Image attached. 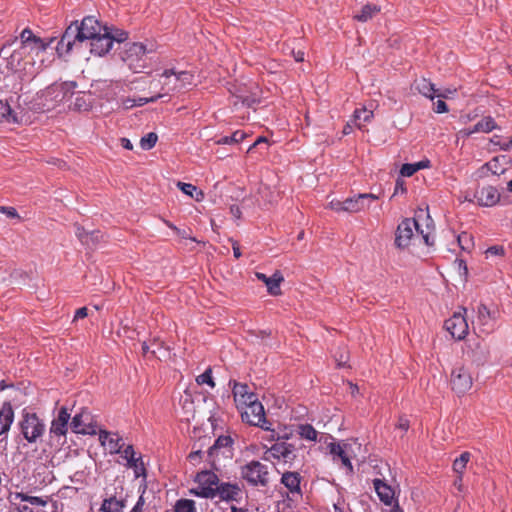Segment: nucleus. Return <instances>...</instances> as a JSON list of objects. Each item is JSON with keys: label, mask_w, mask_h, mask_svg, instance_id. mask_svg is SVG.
I'll return each instance as SVG.
<instances>
[{"label": "nucleus", "mask_w": 512, "mask_h": 512, "mask_svg": "<svg viewBox=\"0 0 512 512\" xmlns=\"http://www.w3.org/2000/svg\"><path fill=\"white\" fill-rule=\"evenodd\" d=\"M379 12L380 7L378 5L366 4L361 8L360 12L355 15V19L360 22H367Z\"/></svg>", "instance_id": "obj_37"}, {"label": "nucleus", "mask_w": 512, "mask_h": 512, "mask_svg": "<svg viewBox=\"0 0 512 512\" xmlns=\"http://www.w3.org/2000/svg\"><path fill=\"white\" fill-rule=\"evenodd\" d=\"M329 205H330V208L336 212H344L345 200L344 201L332 200Z\"/></svg>", "instance_id": "obj_57"}, {"label": "nucleus", "mask_w": 512, "mask_h": 512, "mask_svg": "<svg viewBox=\"0 0 512 512\" xmlns=\"http://www.w3.org/2000/svg\"><path fill=\"white\" fill-rule=\"evenodd\" d=\"M196 482L198 483V488L193 492L195 495L202 498H215L217 496L216 489L219 485L218 476L211 471H201L196 475Z\"/></svg>", "instance_id": "obj_9"}, {"label": "nucleus", "mask_w": 512, "mask_h": 512, "mask_svg": "<svg viewBox=\"0 0 512 512\" xmlns=\"http://www.w3.org/2000/svg\"><path fill=\"white\" fill-rule=\"evenodd\" d=\"M495 129H497L495 120L491 116H487L479 120L473 127L464 129L461 132L466 136H470L480 132L489 133Z\"/></svg>", "instance_id": "obj_27"}, {"label": "nucleus", "mask_w": 512, "mask_h": 512, "mask_svg": "<svg viewBox=\"0 0 512 512\" xmlns=\"http://www.w3.org/2000/svg\"><path fill=\"white\" fill-rule=\"evenodd\" d=\"M76 236L81 241L83 245L90 246L89 242V232H87L83 227L76 226Z\"/></svg>", "instance_id": "obj_50"}, {"label": "nucleus", "mask_w": 512, "mask_h": 512, "mask_svg": "<svg viewBox=\"0 0 512 512\" xmlns=\"http://www.w3.org/2000/svg\"><path fill=\"white\" fill-rule=\"evenodd\" d=\"M57 90H58L57 86H50V87L46 88L44 91H42L41 93L37 94V99H39L41 101L39 103V105H41V107L38 108L39 110H42V111L50 110L54 106L53 103H47V100L52 99L53 97H57L58 96V95H56Z\"/></svg>", "instance_id": "obj_32"}, {"label": "nucleus", "mask_w": 512, "mask_h": 512, "mask_svg": "<svg viewBox=\"0 0 512 512\" xmlns=\"http://www.w3.org/2000/svg\"><path fill=\"white\" fill-rule=\"evenodd\" d=\"M499 147L503 151H508L512 149V138L509 140L503 141V143H499Z\"/></svg>", "instance_id": "obj_64"}, {"label": "nucleus", "mask_w": 512, "mask_h": 512, "mask_svg": "<svg viewBox=\"0 0 512 512\" xmlns=\"http://www.w3.org/2000/svg\"><path fill=\"white\" fill-rule=\"evenodd\" d=\"M230 212L232 214V216L235 218V219H240L241 218V215H242V212H241V209L239 206L237 205H232L230 207Z\"/></svg>", "instance_id": "obj_62"}, {"label": "nucleus", "mask_w": 512, "mask_h": 512, "mask_svg": "<svg viewBox=\"0 0 512 512\" xmlns=\"http://www.w3.org/2000/svg\"><path fill=\"white\" fill-rule=\"evenodd\" d=\"M125 466L127 468L133 469L136 478L146 475V469L141 456L133 459L131 462L126 463Z\"/></svg>", "instance_id": "obj_43"}, {"label": "nucleus", "mask_w": 512, "mask_h": 512, "mask_svg": "<svg viewBox=\"0 0 512 512\" xmlns=\"http://www.w3.org/2000/svg\"><path fill=\"white\" fill-rule=\"evenodd\" d=\"M109 36L112 37L113 42L116 41L118 43L124 42L128 38V33L124 30L115 29L112 30L109 28Z\"/></svg>", "instance_id": "obj_49"}, {"label": "nucleus", "mask_w": 512, "mask_h": 512, "mask_svg": "<svg viewBox=\"0 0 512 512\" xmlns=\"http://www.w3.org/2000/svg\"><path fill=\"white\" fill-rule=\"evenodd\" d=\"M457 241L461 249L468 250L471 246L470 236L467 233H462L457 237Z\"/></svg>", "instance_id": "obj_53"}, {"label": "nucleus", "mask_w": 512, "mask_h": 512, "mask_svg": "<svg viewBox=\"0 0 512 512\" xmlns=\"http://www.w3.org/2000/svg\"><path fill=\"white\" fill-rule=\"evenodd\" d=\"M265 458L292 463L296 458L295 446L284 441L276 442L265 452Z\"/></svg>", "instance_id": "obj_13"}, {"label": "nucleus", "mask_w": 512, "mask_h": 512, "mask_svg": "<svg viewBox=\"0 0 512 512\" xmlns=\"http://www.w3.org/2000/svg\"><path fill=\"white\" fill-rule=\"evenodd\" d=\"M14 420V411L9 403L0 408V436L7 435Z\"/></svg>", "instance_id": "obj_30"}, {"label": "nucleus", "mask_w": 512, "mask_h": 512, "mask_svg": "<svg viewBox=\"0 0 512 512\" xmlns=\"http://www.w3.org/2000/svg\"><path fill=\"white\" fill-rule=\"evenodd\" d=\"M217 496L225 501L236 500L241 493L238 484L219 483L216 489Z\"/></svg>", "instance_id": "obj_31"}, {"label": "nucleus", "mask_w": 512, "mask_h": 512, "mask_svg": "<svg viewBox=\"0 0 512 512\" xmlns=\"http://www.w3.org/2000/svg\"><path fill=\"white\" fill-rule=\"evenodd\" d=\"M229 385L232 387V394L237 409H244V406L253 404L258 400L257 395L251 391L247 384L230 380Z\"/></svg>", "instance_id": "obj_14"}, {"label": "nucleus", "mask_w": 512, "mask_h": 512, "mask_svg": "<svg viewBox=\"0 0 512 512\" xmlns=\"http://www.w3.org/2000/svg\"><path fill=\"white\" fill-rule=\"evenodd\" d=\"M475 198L479 205L492 207L499 202L500 193L494 186H485L476 192Z\"/></svg>", "instance_id": "obj_24"}, {"label": "nucleus", "mask_w": 512, "mask_h": 512, "mask_svg": "<svg viewBox=\"0 0 512 512\" xmlns=\"http://www.w3.org/2000/svg\"><path fill=\"white\" fill-rule=\"evenodd\" d=\"M374 490L379 500L386 506H394L398 501L395 498V489L385 480L375 478L373 480Z\"/></svg>", "instance_id": "obj_20"}, {"label": "nucleus", "mask_w": 512, "mask_h": 512, "mask_svg": "<svg viewBox=\"0 0 512 512\" xmlns=\"http://www.w3.org/2000/svg\"><path fill=\"white\" fill-rule=\"evenodd\" d=\"M0 123H19L17 114L13 112L7 102L3 101H0Z\"/></svg>", "instance_id": "obj_35"}, {"label": "nucleus", "mask_w": 512, "mask_h": 512, "mask_svg": "<svg viewBox=\"0 0 512 512\" xmlns=\"http://www.w3.org/2000/svg\"><path fill=\"white\" fill-rule=\"evenodd\" d=\"M157 140V134L154 132H150L141 138L140 146L143 150H150L156 145Z\"/></svg>", "instance_id": "obj_47"}, {"label": "nucleus", "mask_w": 512, "mask_h": 512, "mask_svg": "<svg viewBox=\"0 0 512 512\" xmlns=\"http://www.w3.org/2000/svg\"><path fill=\"white\" fill-rule=\"evenodd\" d=\"M415 231L422 237L427 246L434 244L432 219L428 214L424 215L421 211L416 218H406L398 225L395 233V246L399 249L407 248Z\"/></svg>", "instance_id": "obj_1"}, {"label": "nucleus", "mask_w": 512, "mask_h": 512, "mask_svg": "<svg viewBox=\"0 0 512 512\" xmlns=\"http://www.w3.org/2000/svg\"><path fill=\"white\" fill-rule=\"evenodd\" d=\"M19 40V47L28 55H38L44 52L53 42V38L48 41L36 36L30 28H25L21 31L19 37H15L11 43L3 45L0 50V55L5 56L8 53V49L12 44L17 43Z\"/></svg>", "instance_id": "obj_2"}, {"label": "nucleus", "mask_w": 512, "mask_h": 512, "mask_svg": "<svg viewBox=\"0 0 512 512\" xmlns=\"http://www.w3.org/2000/svg\"><path fill=\"white\" fill-rule=\"evenodd\" d=\"M242 477L253 486H266L269 482L268 467L260 461L253 460L242 467Z\"/></svg>", "instance_id": "obj_8"}, {"label": "nucleus", "mask_w": 512, "mask_h": 512, "mask_svg": "<svg viewBox=\"0 0 512 512\" xmlns=\"http://www.w3.org/2000/svg\"><path fill=\"white\" fill-rule=\"evenodd\" d=\"M467 353L471 360L477 365H483L489 359V349L480 341L475 342L473 347L470 346V350Z\"/></svg>", "instance_id": "obj_28"}, {"label": "nucleus", "mask_w": 512, "mask_h": 512, "mask_svg": "<svg viewBox=\"0 0 512 512\" xmlns=\"http://www.w3.org/2000/svg\"><path fill=\"white\" fill-rule=\"evenodd\" d=\"M99 441L102 446L106 447L110 454H119L124 447L121 436L117 433L101 430L99 433Z\"/></svg>", "instance_id": "obj_23"}, {"label": "nucleus", "mask_w": 512, "mask_h": 512, "mask_svg": "<svg viewBox=\"0 0 512 512\" xmlns=\"http://www.w3.org/2000/svg\"><path fill=\"white\" fill-rule=\"evenodd\" d=\"M234 96L242 102V104L252 107L260 103L259 88L254 85L249 91L246 88L239 89Z\"/></svg>", "instance_id": "obj_26"}, {"label": "nucleus", "mask_w": 512, "mask_h": 512, "mask_svg": "<svg viewBox=\"0 0 512 512\" xmlns=\"http://www.w3.org/2000/svg\"><path fill=\"white\" fill-rule=\"evenodd\" d=\"M27 54L18 46L15 48L6 58V67L18 73L22 80L31 78L33 72L30 71L34 66V62H24V58Z\"/></svg>", "instance_id": "obj_7"}, {"label": "nucleus", "mask_w": 512, "mask_h": 512, "mask_svg": "<svg viewBox=\"0 0 512 512\" xmlns=\"http://www.w3.org/2000/svg\"><path fill=\"white\" fill-rule=\"evenodd\" d=\"M103 28L100 22L93 16L85 17L81 24H78L79 35L81 41L91 40L95 37L99 32L103 31Z\"/></svg>", "instance_id": "obj_22"}, {"label": "nucleus", "mask_w": 512, "mask_h": 512, "mask_svg": "<svg viewBox=\"0 0 512 512\" xmlns=\"http://www.w3.org/2000/svg\"><path fill=\"white\" fill-rule=\"evenodd\" d=\"M21 433L29 443H35L45 432L44 422L35 413L23 414L20 422Z\"/></svg>", "instance_id": "obj_6"}, {"label": "nucleus", "mask_w": 512, "mask_h": 512, "mask_svg": "<svg viewBox=\"0 0 512 512\" xmlns=\"http://www.w3.org/2000/svg\"><path fill=\"white\" fill-rule=\"evenodd\" d=\"M450 384L458 395L466 394L473 385V378L468 368L457 366L451 372Z\"/></svg>", "instance_id": "obj_12"}, {"label": "nucleus", "mask_w": 512, "mask_h": 512, "mask_svg": "<svg viewBox=\"0 0 512 512\" xmlns=\"http://www.w3.org/2000/svg\"><path fill=\"white\" fill-rule=\"evenodd\" d=\"M196 382L199 385L207 384L211 388H214L215 387V382L213 381V378H212L211 368L206 369L202 374L197 376Z\"/></svg>", "instance_id": "obj_48"}, {"label": "nucleus", "mask_w": 512, "mask_h": 512, "mask_svg": "<svg viewBox=\"0 0 512 512\" xmlns=\"http://www.w3.org/2000/svg\"><path fill=\"white\" fill-rule=\"evenodd\" d=\"M470 457L471 455L469 452H463L458 458H456L453 462L454 472L457 474H463Z\"/></svg>", "instance_id": "obj_45"}, {"label": "nucleus", "mask_w": 512, "mask_h": 512, "mask_svg": "<svg viewBox=\"0 0 512 512\" xmlns=\"http://www.w3.org/2000/svg\"><path fill=\"white\" fill-rule=\"evenodd\" d=\"M161 78H164L162 83V90L164 94L171 92L180 91L188 86L192 85L194 74L190 71H176L175 69H166L161 74Z\"/></svg>", "instance_id": "obj_4"}, {"label": "nucleus", "mask_w": 512, "mask_h": 512, "mask_svg": "<svg viewBox=\"0 0 512 512\" xmlns=\"http://www.w3.org/2000/svg\"><path fill=\"white\" fill-rule=\"evenodd\" d=\"M12 497L15 501L28 502L33 506L45 507L48 504V497L30 496L24 492H15Z\"/></svg>", "instance_id": "obj_34"}, {"label": "nucleus", "mask_w": 512, "mask_h": 512, "mask_svg": "<svg viewBox=\"0 0 512 512\" xmlns=\"http://www.w3.org/2000/svg\"><path fill=\"white\" fill-rule=\"evenodd\" d=\"M77 43H82V41L79 35L78 23L75 22L66 28L64 34L62 35L60 41L57 44V53L60 56L67 54L72 50L73 46Z\"/></svg>", "instance_id": "obj_16"}, {"label": "nucleus", "mask_w": 512, "mask_h": 512, "mask_svg": "<svg viewBox=\"0 0 512 512\" xmlns=\"http://www.w3.org/2000/svg\"><path fill=\"white\" fill-rule=\"evenodd\" d=\"M255 276L266 285L270 295L277 296L281 294L280 284L283 282L284 278L279 271H276L270 277L261 272H256Z\"/></svg>", "instance_id": "obj_25"}, {"label": "nucleus", "mask_w": 512, "mask_h": 512, "mask_svg": "<svg viewBox=\"0 0 512 512\" xmlns=\"http://www.w3.org/2000/svg\"><path fill=\"white\" fill-rule=\"evenodd\" d=\"M174 512H197L196 504L191 499H179L174 505Z\"/></svg>", "instance_id": "obj_42"}, {"label": "nucleus", "mask_w": 512, "mask_h": 512, "mask_svg": "<svg viewBox=\"0 0 512 512\" xmlns=\"http://www.w3.org/2000/svg\"><path fill=\"white\" fill-rule=\"evenodd\" d=\"M90 52L96 56H104L113 46V39L109 36V27L104 26L103 31L99 32L90 40Z\"/></svg>", "instance_id": "obj_17"}, {"label": "nucleus", "mask_w": 512, "mask_h": 512, "mask_svg": "<svg viewBox=\"0 0 512 512\" xmlns=\"http://www.w3.org/2000/svg\"><path fill=\"white\" fill-rule=\"evenodd\" d=\"M281 483L288 489L292 496H300V476L297 472H285L281 477Z\"/></svg>", "instance_id": "obj_29"}, {"label": "nucleus", "mask_w": 512, "mask_h": 512, "mask_svg": "<svg viewBox=\"0 0 512 512\" xmlns=\"http://www.w3.org/2000/svg\"><path fill=\"white\" fill-rule=\"evenodd\" d=\"M328 449L330 454L333 457V460L337 459L341 460L342 465L348 470V472H353V466L351 463V454H352V446L349 443H335L332 442L328 445Z\"/></svg>", "instance_id": "obj_18"}, {"label": "nucleus", "mask_w": 512, "mask_h": 512, "mask_svg": "<svg viewBox=\"0 0 512 512\" xmlns=\"http://www.w3.org/2000/svg\"><path fill=\"white\" fill-rule=\"evenodd\" d=\"M378 197L371 193L358 194L345 200L344 212L358 213L365 211Z\"/></svg>", "instance_id": "obj_19"}, {"label": "nucleus", "mask_w": 512, "mask_h": 512, "mask_svg": "<svg viewBox=\"0 0 512 512\" xmlns=\"http://www.w3.org/2000/svg\"><path fill=\"white\" fill-rule=\"evenodd\" d=\"M434 111L436 113H445L448 111V106L443 100L439 99L434 103Z\"/></svg>", "instance_id": "obj_58"}, {"label": "nucleus", "mask_w": 512, "mask_h": 512, "mask_svg": "<svg viewBox=\"0 0 512 512\" xmlns=\"http://www.w3.org/2000/svg\"><path fill=\"white\" fill-rule=\"evenodd\" d=\"M148 50L142 43H126L120 53L121 60L134 73L142 72L148 65Z\"/></svg>", "instance_id": "obj_3"}, {"label": "nucleus", "mask_w": 512, "mask_h": 512, "mask_svg": "<svg viewBox=\"0 0 512 512\" xmlns=\"http://www.w3.org/2000/svg\"><path fill=\"white\" fill-rule=\"evenodd\" d=\"M144 506V499L143 496H140L134 507L131 509L130 512H142Z\"/></svg>", "instance_id": "obj_60"}, {"label": "nucleus", "mask_w": 512, "mask_h": 512, "mask_svg": "<svg viewBox=\"0 0 512 512\" xmlns=\"http://www.w3.org/2000/svg\"><path fill=\"white\" fill-rule=\"evenodd\" d=\"M416 89L418 90V92L420 94H422L423 96L433 100L434 97L436 96L435 92H436V89L434 87V84H432L430 81H428L427 79H421L419 80L418 82H416Z\"/></svg>", "instance_id": "obj_38"}, {"label": "nucleus", "mask_w": 512, "mask_h": 512, "mask_svg": "<svg viewBox=\"0 0 512 512\" xmlns=\"http://www.w3.org/2000/svg\"><path fill=\"white\" fill-rule=\"evenodd\" d=\"M245 137H246L245 132H243L241 130H237L231 136H223V137L219 138L216 141V143L221 144V145L239 143V142L243 141L245 139Z\"/></svg>", "instance_id": "obj_44"}, {"label": "nucleus", "mask_w": 512, "mask_h": 512, "mask_svg": "<svg viewBox=\"0 0 512 512\" xmlns=\"http://www.w3.org/2000/svg\"><path fill=\"white\" fill-rule=\"evenodd\" d=\"M501 159H505V156H502V157H494L491 161L487 162L484 166H483V169H487L489 170L492 174L494 175H501L505 172L506 168L505 167H501L499 165V162Z\"/></svg>", "instance_id": "obj_46"}, {"label": "nucleus", "mask_w": 512, "mask_h": 512, "mask_svg": "<svg viewBox=\"0 0 512 512\" xmlns=\"http://www.w3.org/2000/svg\"><path fill=\"white\" fill-rule=\"evenodd\" d=\"M0 211L4 214H6L8 217H17L18 216V213L16 211V209L14 207H5V206H2L0 208Z\"/></svg>", "instance_id": "obj_59"}, {"label": "nucleus", "mask_w": 512, "mask_h": 512, "mask_svg": "<svg viewBox=\"0 0 512 512\" xmlns=\"http://www.w3.org/2000/svg\"><path fill=\"white\" fill-rule=\"evenodd\" d=\"M485 253H486L487 257L502 256V255H504V248L502 246H498V245L491 246L486 250Z\"/></svg>", "instance_id": "obj_54"}, {"label": "nucleus", "mask_w": 512, "mask_h": 512, "mask_svg": "<svg viewBox=\"0 0 512 512\" xmlns=\"http://www.w3.org/2000/svg\"><path fill=\"white\" fill-rule=\"evenodd\" d=\"M70 413L66 407H61L51 421L49 434L51 438H64L68 432Z\"/></svg>", "instance_id": "obj_15"}, {"label": "nucleus", "mask_w": 512, "mask_h": 512, "mask_svg": "<svg viewBox=\"0 0 512 512\" xmlns=\"http://www.w3.org/2000/svg\"><path fill=\"white\" fill-rule=\"evenodd\" d=\"M241 411L242 420L250 425L258 426L266 431L272 430L270 423L266 420L265 411L263 405L256 400L253 404L244 406Z\"/></svg>", "instance_id": "obj_10"}, {"label": "nucleus", "mask_w": 512, "mask_h": 512, "mask_svg": "<svg viewBox=\"0 0 512 512\" xmlns=\"http://www.w3.org/2000/svg\"><path fill=\"white\" fill-rule=\"evenodd\" d=\"M417 172V168L414 167L413 163L403 164L400 169V174L404 177H410Z\"/></svg>", "instance_id": "obj_52"}, {"label": "nucleus", "mask_w": 512, "mask_h": 512, "mask_svg": "<svg viewBox=\"0 0 512 512\" xmlns=\"http://www.w3.org/2000/svg\"><path fill=\"white\" fill-rule=\"evenodd\" d=\"M467 309L462 307L460 311L455 312L445 321V328L456 340H462L469 331V325L466 319Z\"/></svg>", "instance_id": "obj_11"}, {"label": "nucleus", "mask_w": 512, "mask_h": 512, "mask_svg": "<svg viewBox=\"0 0 512 512\" xmlns=\"http://www.w3.org/2000/svg\"><path fill=\"white\" fill-rule=\"evenodd\" d=\"M120 106L125 109V110H128V109H131L133 107H136V101H135V98H130V97H127V98H122L120 100Z\"/></svg>", "instance_id": "obj_56"}, {"label": "nucleus", "mask_w": 512, "mask_h": 512, "mask_svg": "<svg viewBox=\"0 0 512 512\" xmlns=\"http://www.w3.org/2000/svg\"><path fill=\"white\" fill-rule=\"evenodd\" d=\"M462 481H463V474H457V477L454 480L453 485L460 492L463 490Z\"/></svg>", "instance_id": "obj_63"}, {"label": "nucleus", "mask_w": 512, "mask_h": 512, "mask_svg": "<svg viewBox=\"0 0 512 512\" xmlns=\"http://www.w3.org/2000/svg\"><path fill=\"white\" fill-rule=\"evenodd\" d=\"M177 187L186 195L195 199L196 201H201L204 198V194L202 191L198 190L196 186L190 183L178 182Z\"/></svg>", "instance_id": "obj_40"}, {"label": "nucleus", "mask_w": 512, "mask_h": 512, "mask_svg": "<svg viewBox=\"0 0 512 512\" xmlns=\"http://www.w3.org/2000/svg\"><path fill=\"white\" fill-rule=\"evenodd\" d=\"M121 457L126 461V463L131 462L136 457V452L132 445L126 446L123 450H121Z\"/></svg>", "instance_id": "obj_51"}, {"label": "nucleus", "mask_w": 512, "mask_h": 512, "mask_svg": "<svg viewBox=\"0 0 512 512\" xmlns=\"http://www.w3.org/2000/svg\"><path fill=\"white\" fill-rule=\"evenodd\" d=\"M85 414L77 413L71 420L70 426L75 433L88 434V426L85 422Z\"/></svg>", "instance_id": "obj_39"}, {"label": "nucleus", "mask_w": 512, "mask_h": 512, "mask_svg": "<svg viewBox=\"0 0 512 512\" xmlns=\"http://www.w3.org/2000/svg\"><path fill=\"white\" fill-rule=\"evenodd\" d=\"M125 501L114 496L103 500L100 510L102 512H123Z\"/></svg>", "instance_id": "obj_33"}, {"label": "nucleus", "mask_w": 512, "mask_h": 512, "mask_svg": "<svg viewBox=\"0 0 512 512\" xmlns=\"http://www.w3.org/2000/svg\"><path fill=\"white\" fill-rule=\"evenodd\" d=\"M232 443H233V441H232L231 437H229V436H220L215 440L214 444L207 451L208 461L210 462L212 467H216V461L214 459V455H215V451L217 449L221 450V455L224 459L231 458Z\"/></svg>", "instance_id": "obj_21"}, {"label": "nucleus", "mask_w": 512, "mask_h": 512, "mask_svg": "<svg viewBox=\"0 0 512 512\" xmlns=\"http://www.w3.org/2000/svg\"><path fill=\"white\" fill-rule=\"evenodd\" d=\"M297 432L299 436L307 441H317L318 432L311 424L298 425Z\"/></svg>", "instance_id": "obj_41"}, {"label": "nucleus", "mask_w": 512, "mask_h": 512, "mask_svg": "<svg viewBox=\"0 0 512 512\" xmlns=\"http://www.w3.org/2000/svg\"><path fill=\"white\" fill-rule=\"evenodd\" d=\"M374 114L372 110H368L367 108L356 109L353 113V124L358 128L362 127L363 123L370 122L373 118Z\"/></svg>", "instance_id": "obj_36"}, {"label": "nucleus", "mask_w": 512, "mask_h": 512, "mask_svg": "<svg viewBox=\"0 0 512 512\" xmlns=\"http://www.w3.org/2000/svg\"><path fill=\"white\" fill-rule=\"evenodd\" d=\"M162 96H163V94H158L157 96H153V97H150V98H144V97L135 98L136 106H143V105H145L147 103L155 102L159 98H161Z\"/></svg>", "instance_id": "obj_55"}, {"label": "nucleus", "mask_w": 512, "mask_h": 512, "mask_svg": "<svg viewBox=\"0 0 512 512\" xmlns=\"http://www.w3.org/2000/svg\"><path fill=\"white\" fill-rule=\"evenodd\" d=\"M88 314V310L86 307H81L78 310H76L74 315V320L85 318Z\"/></svg>", "instance_id": "obj_61"}, {"label": "nucleus", "mask_w": 512, "mask_h": 512, "mask_svg": "<svg viewBox=\"0 0 512 512\" xmlns=\"http://www.w3.org/2000/svg\"><path fill=\"white\" fill-rule=\"evenodd\" d=\"M498 316L497 309L491 310L485 304H479L476 308V318L472 322L473 329L485 335L491 334L497 327Z\"/></svg>", "instance_id": "obj_5"}]
</instances>
